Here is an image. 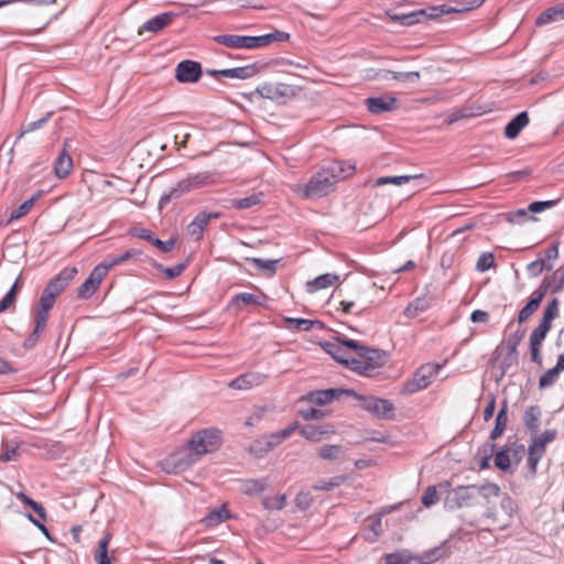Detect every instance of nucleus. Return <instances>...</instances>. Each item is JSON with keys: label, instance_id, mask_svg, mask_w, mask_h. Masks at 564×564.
<instances>
[{"label": "nucleus", "instance_id": "30", "mask_svg": "<svg viewBox=\"0 0 564 564\" xmlns=\"http://www.w3.org/2000/svg\"><path fill=\"white\" fill-rule=\"evenodd\" d=\"M57 296L44 288L40 297V310L35 313V318L43 317V321L47 322L48 312L53 307Z\"/></svg>", "mask_w": 564, "mask_h": 564}, {"label": "nucleus", "instance_id": "16", "mask_svg": "<svg viewBox=\"0 0 564 564\" xmlns=\"http://www.w3.org/2000/svg\"><path fill=\"white\" fill-rule=\"evenodd\" d=\"M350 393H352V389L336 388L316 390L307 394V400L317 405H326L333 402L335 399H338L341 395H350Z\"/></svg>", "mask_w": 564, "mask_h": 564}, {"label": "nucleus", "instance_id": "8", "mask_svg": "<svg viewBox=\"0 0 564 564\" xmlns=\"http://www.w3.org/2000/svg\"><path fill=\"white\" fill-rule=\"evenodd\" d=\"M440 369L441 365L438 364H425L421 366L412 378L403 384L401 392L412 394L426 389L432 383V379L437 375Z\"/></svg>", "mask_w": 564, "mask_h": 564}, {"label": "nucleus", "instance_id": "44", "mask_svg": "<svg viewBox=\"0 0 564 564\" xmlns=\"http://www.w3.org/2000/svg\"><path fill=\"white\" fill-rule=\"evenodd\" d=\"M21 284V276H19L11 286V289L8 291V293L0 301V313L8 310L15 302Z\"/></svg>", "mask_w": 564, "mask_h": 564}, {"label": "nucleus", "instance_id": "53", "mask_svg": "<svg viewBox=\"0 0 564 564\" xmlns=\"http://www.w3.org/2000/svg\"><path fill=\"white\" fill-rule=\"evenodd\" d=\"M347 480L346 476H335L328 480H319L314 485V489L316 490H323V491H329L333 490L336 487H339L341 484H344Z\"/></svg>", "mask_w": 564, "mask_h": 564}, {"label": "nucleus", "instance_id": "14", "mask_svg": "<svg viewBox=\"0 0 564 564\" xmlns=\"http://www.w3.org/2000/svg\"><path fill=\"white\" fill-rule=\"evenodd\" d=\"M397 98L391 95H381L378 97H369L365 100L367 110L373 115H381L397 109Z\"/></svg>", "mask_w": 564, "mask_h": 564}, {"label": "nucleus", "instance_id": "34", "mask_svg": "<svg viewBox=\"0 0 564 564\" xmlns=\"http://www.w3.org/2000/svg\"><path fill=\"white\" fill-rule=\"evenodd\" d=\"M338 280V275L325 273L306 283L307 291H315L332 286Z\"/></svg>", "mask_w": 564, "mask_h": 564}, {"label": "nucleus", "instance_id": "50", "mask_svg": "<svg viewBox=\"0 0 564 564\" xmlns=\"http://www.w3.org/2000/svg\"><path fill=\"white\" fill-rule=\"evenodd\" d=\"M495 466L502 471H508L511 468L510 449L505 447L498 451L494 458Z\"/></svg>", "mask_w": 564, "mask_h": 564}, {"label": "nucleus", "instance_id": "2", "mask_svg": "<svg viewBox=\"0 0 564 564\" xmlns=\"http://www.w3.org/2000/svg\"><path fill=\"white\" fill-rule=\"evenodd\" d=\"M288 39L289 34L282 31H275L273 33L259 36L238 34H219L213 36V41L215 43L232 50H253L268 46L275 41L283 42Z\"/></svg>", "mask_w": 564, "mask_h": 564}, {"label": "nucleus", "instance_id": "15", "mask_svg": "<svg viewBox=\"0 0 564 564\" xmlns=\"http://www.w3.org/2000/svg\"><path fill=\"white\" fill-rule=\"evenodd\" d=\"M77 272L78 271L76 267L63 269L55 278H53L47 283L45 289L48 290L50 292H53L55 296H58L75 279Z\"/></svg>", "mask_w": 564, "mask_h": 564}, {"label": "nucleus", "instance_id": "33", "mask_svg": "<svg viewBox=\"0 0 564 564\" xmlns=\"http://www.w3.org/2000/svg\"><path fill=\"white\" fill-rule=\"evenodd\" d=\"M508 423V404L507 401L503 402L502 406L498 411L495 427L490 433V438L492 441L497 440L506 430Z\"/></svg>", "mask_w": 564, "mask_h": 564}, {"label": "nucleus", "instance_id": "11", "mask_svg": "<svg viewBox=\"0 0 564 564\" xmlns=\"http://www.w3.org/2000/svg\"><path fill=\"white\" fill-rule=\"evenodd\" d=\"M105 278V270L101 267H95L89 273L88 278L77 289V297L80 300L90 299L94 293L99 289Z\"/></svg>", "mask_w": 564, "mask_h": 564}, {"label": "nucleus", "instance_id": "22", "mask_svg": "<svg viewBox=\"0 0 564 564\" xmlns=\"http://www.w3.org/2000/svg\"><path fill=\"white\" fill-rule=\"evenodd\" d=\"M549 286H550V283L545 288L541 286L540 289L534 291L531 300L519 312L518 322L520 324L527 322L536 312Z\"/></svg>", "mask_w": 564, "mask_h": 564}, {"label": "nucleus", "instance_id": "26", "mask_svg": "<svg viewBox=\"0 0 564 564\" xmlns=\"http://www.w3.org/2000/svg\"><path fill=\"white\" fill-rule=\"evenodd\" d=\"M231 518L229 510L226 505H221L219 508L210 510L203 519L202 522L206 527H216L224 521Z\"/></svg>", "mask_w": 564, "mask_h": 564}, {"label": "nucleus", "instance_id": "23", "mask_svg": "<svg viewBox=\"0 0 564 564\" xmlns=\"http://www.w3.org/2000/svg\"><path fill=\"white\" fill-rule=\"evenodd\" d=\"M268 296L263 293H239L231 299L230 305L237 308H241L242 305H258L264 306L267 304Z\"/></svg>", "mask_w": 564, "mask_h": 564}, {"label": "nucleus", "instance_id": "24", "mask_svg": "<svg viewBox=\"0 0 564 564\" xmlns=\"http://www.w3.org/2000/svg\"><path fill=\"white\" fill-rule=\"evenodd\" d=\"M323 348L334 359H336L338 362L345 365L348 369L351 370V365L349 364V360L354 359L355 357L348 355L347 350L344 348L343 344H340L339 340H337L336 343H325L323 344Z\"/></svg>", "mask_w": 564, "mask_h": 564}, {"label": "nucleus", "instance_id": "63", "mask_svg": "<svg viewBox=\"0 0 564 564\" xmlns=\"http://www.w3.org/2000/svg\"><path fill=\"white\" fill-rule=\"evenodd\" d=\"M558 315V300L553 299L543 312L542 319L545 323L552 324V321Z\"/></svg>", "mask_w": 564, "mask_h": 564}, {"label": "nucleus", "instance_id": "3", "mask_svg": "<svg viewBox=\"0 0 564 564\" xmlns=\"http://www.w3.org/2000/svg\"><path fill=\"white\" fill-rule=\"evenodd\" d=\"M373 283L364 281L354 285L337 288L334 291L332 299H338L340 310L344 313H349L351 308L357 304L362 306V308L368 307L371 304L369 295L373 292Z\"/></svg>", "mask_w": 564, "mask_h": 564}, {"label": "nucleus", "instance_id": "37", "mask_svg": "<svg viewBox=\"0 0 564 564\" xmlns=\"http://www.w3.org/2000/svg\"><path fill=\"white\" fill-rule=\"evenodd\" d=\"M34 321H35V327H34L33 332L23 341V347L25 349H31L37 344L41 335L43 334V332L45 330V327H46V321H43V317H40V318L34 317Z\"/></svg>", "mask_w": 564, "mask_h": 564}, {"label": "nucleus", "instance_id": "10", "mask_svg": "<svg viewBox=\"0 0 564 564\" xmlns=\"http://www.w3.org/2000/svg\"><path fill=\"white\" fill-rule=\"evenodd\" d=\"M208 178L209 175L206 172L188 175L186 178L180 181L175 187L171 188L167 194L162 196L161 204L172 199H177L185 193L207 184Z\"/></svg>", "mask_w": 564, "mask_h": 564}, {"label": "nucleus", "instance_id": "20", "mask_svg": "<svg viewBox=\"0 0 564 564\" xmlns=\"http://www.w3.org/2000/svg\"><path fill=\"white\" fill-rule=\"evenodd\" d=\"M268 376L260 372H247L229 382V387L237 390H248L262 384Z\"/></svg>", "mask_w": 564, "mask_h": 564}, {"label": "nucleus", "instance_id": "25", "mask_svg": "<svg viewBox=\"0 0 564 564\" xmlns=\"http://www.w3.org/2000/svg\"><path fill=\"white\" fill-rule=\"evenodd\" d=\"M529 116L527 111L518 113L505 128V135L508 139H514L521 130L529 124Z\"/></svg>", "mask_w": 564, "mask_h": 564}, {"label": "nucleus", "instance_id": "29", "mask_svg": "<svg viewBox=\"0 0 564 564\" xmlns=\"http://www.w3.org/2000/svg\"><path fill=\"white\" fill-rule=\"evenodd\" d=\"M301 435L312 442H319L329 433L327 426L306 424L300 430Z\"/></svg>", "mask_w": 564, "mask_h": 564}, {"label": "nucleus", "instance_id": "6", "mask_svg": "<svg viewBox=\"0 0 564 564\" xmlns=\"http://www.w3.org/2000/svg\"><path fill=\"white\" fill-rule=\"evenodd\" d=\"M386 362V355L380 349L364 347L358 357L349 360L351 370L364 375L370 376L376 368L381 367Z\"/></svg>", "mask_w": 564, "mask_h": 564}, {"label": "nucleus", "instance_id": "59", "mask_svg": "<svg viewBox=\"0 0 564 564\" xmlns=\"http://www.w3.org/2000/svg\"><path fill=\"white\" fill-rule=\"evenodd\" d=\"M524 335H525L524 329H518L514 333H512L506 341L507 350H509L511 352H518V346L522 341Z\"/></svg>", "mask_w": 564, "mask_h": 564}, {"label": "nucleus", "instance_id": "52", "mask_svg": "<svg viewBox=\"0 0 564 564\" xmlns=\"http://www.w3.org/2000/svg\"><path fill=\"white\" fill-rule=\"evenodd\" d=\"M386 564H416L417 557L404 553H390L384 555Z\"/></svg>", "mask_w": 564, "mask_h": 564}, {"label": "nucleus", "instance_id": "35", "mask_svg": "<svg viewBox=\"0 0 564 564\" xmlns=\"http://www.w3.org/2000/svg\"><path fill=\"white\" fill-rule=\"evenodd\" d=\"M541 410L538 405L529 406L523 415V423L530 432H538L540 426Z\"/></svg>", "mask_w": 564, "mask_h": 564}, {"label": "nucleus", "instance_id": "49", "mask_svg": "<svg viewBox=\"0 0 564 564\" xmlns=\"http://www.w3.org/2000/svg\"><path fill=\"white\" fill-rule=\"evenodd\" d=\"M557 21H562V19L560 18V13H558V10L556 8V6H553L549 9H546L545 11H543L535 20V24L538 26H542V25H545V24H549V23H553V22H557Z\"/></svg>", "mask_w": 564, "mask_h": 564}, {"label": "nucleus", "instance_id": "41", "mask_svg": "<svg viewBox=\"0 0 564 564\" xmlns=\"http://www.w3.org/2000/svg\"><path fill=\"white\" fill-rule=\"evenodd\" d=\"M21 284V276H19L11 286V289L8 291V293L0 301V313L8 310L15 302Z\"/></svg>", "mask_w": 564, "mask_h": 564}, {"label": "nucleus", "instance_id": "5", "mask_svg": "<svg viewBox=\"0 0 564 564\" xmlns=\"http://www.w3.org/2000/svg\"><path fill=\"white\" fill-rule=\"evenodd\" d=\"M193 456L199 460L205 454L216 452L221 446L220 431L217 429H204L191 437L187 442Z\"/></svg>", "mask_w": 564, "mask_h": 564}, {"label": "nucleus", "instance_id": "56", "mask_svg": "<svg viewBox=\"0 0 564 564\" xmlns=\"http://www.w3.org/2000/svg\"><path fill=\"white\" fill-rule=\"evenodd\" d=\"M552 268H553L552 264H546L545 260L543 258L539 257L536 260L530 262L527 265V271L530 276L535 278V276L540 275L544 269L552 270Z\"/></svg>", "mask_w": 564, "mask_h": 564}, {"label": "nucleus", "instance_id": "40", "mask_svg": "<svg viewBox=\"0 0 564 564\" xmlns=\"http://www.w3.org/2000/svg\"><path fill=\"white\" fill-rule=\"evenodd\" d=\"M21 284V276H19L11 286V289L8 291V293L0 301V313L8 310L15 302Z\"/></svg>", "mask_w": 564, "mask_h": 564}, {"label": "nucleus", "instance_id": "61", "mask_svg": "<svg viewBox=\"0 0 564 564\" xmlns=\"http://www.w3.org/2000/svg\"><path fill=\"white\" fill-rule=\"evenodd\" d=\"M247 260L253 263L258 269L268 271L271 274L275 273L276 263L279 262V260H264L260 258H249Z\"/></svg>", "mask_w": 564, "mask_h": 564}, {"label": "nucleus", "instance_id": "62", "mask_svg": "<svg viewBox=\"0 0 564 564\" xmlns=\"http://www.w3.org/2000/svg\"><path fill=\"white\" fill-rule=\"evenodd\" d=\"M262 503L267 510H281L285 507L286 498L285 495H280L272 498L268 497L263 499Z\"/></svg>", "mask_w": 564, "mask_h": 564}, {"label": "nucleus", "instance_id": "60", "mask_svg": "<svg viewBox=\"0 0 564 564\" xmlns=\"http://www.w3.org/2000/svg\"><path fill=\"white\" fill-rule=\"evenodd\" d=\"M155 267L158 269H160L165 274V276L167 279L172 280V279H175V278H177L178 275H181L183 273V271L187 267V261L177 263L176 265L170 267V268H164L161 264H156Z\"/></svg>", "mask_w": 564, "mask_h": 564}, {"label": "nucleus", "instance_id": "39", "mask_svg": "<svg viewBox=\"0 0 564 564\" xmlns=\"http://www.w3.org/2000/svg\"><path fill=\"white\" fill-rule=\"evenodd\" d=\"M416 178H423V175L416 174V175H400V176H382V177H379L376 180V185L377 186H382V185H387V184L402 185V184L410 182L411 180H416Z\"/></svg>", "mask_w": 564, "mask_h": 564}, {"label": "nucleus", "instance_id": "64", "mask_svg": "<svg viewBox=\"0 0 564 564\" xmlns=\"http://www.w3.org/2000/svg\"><path fill=\"white\" fill-rule=\"evenodd\" d=\"M495 264V257L490 252H484L477 260L476 269L480 272L489 270Z\"/></svg>", "mask_w": 564, "mask_h": 564}, {"label": "nucleus", "instance_id": "31", "mask_svg": "<svg viewBox=\"0 0 564 564\" xmlns=\"http://www.w3.org/2000/svg\"><path fill=\"white\" fill-rule=\"evenodd\" d=\"M346 449L343 445L326 444L319 447L318 456L323 460H338L344 457Z\"/></svg>", "mask_w": 564, "mask_h": 564}, {"label": "nucleus", "instance_id": "7", "mask_svg": "<svg viewBox=\"0 0 564 564\" xmlns=\"http://www.w3.org/2000/svg\"><path fill=\"white\" fill-rule=\"evenodd\" d=\"M358 402L359 405L373 416L381 420H390L394 416V405L387 399L377 398L373 395H362L352 390L350 393Z\"/></svg>", "mask_w": 564, "mask_h": 564}, {"label": "nucleus", "instance_id": "18", "mask_svg": "<svg viewBox=\"0 0 564 564\" xmlns=\"http://www.w3.org/2000/svg\"><path fill=\"white\" fill-rule=\"evenodd\" d=\"M176 17L173 12H164L155 15L144 22L138 30V34L142 35L144 32L158 33L167 25H170Z\"/></svg>", "mask_w": 564, "mask_h": 564}, {"label": "nucleus", "instance_id": "4", "mask_svg": "<svg viewBox=\"0 0 564 564\" xmlns=\"http://www.w3.org/2000/svg\"><path fill=\"white\" fill-rule=\"evenodd\" d=\"M478 6L479 4H476V6H473L469 8H454V7H449L447 4H441V6H434V7H429L425 9L411 11L409 13H397V12H393L392 10H387L384 12V14L392 22H398L404 26H411L416 23L436 19L445 13L462 12L465 10L476 8Z\"/></svg>", "mask_w": 564, "mask_h": 564}, {"label": "nucleus", "instance_id": "38", "mask_svg": "<svg viewBox=\"0 0 564 564\" xmlns=\"http://www.w3.org/2000/svg\"><path fill=\"white\" fill-rule=\"evenodd\" d=\"M262 196H263L262 193H258V194H252V195H249V196L242 197V198H232L230 200V206L236 209H249V208L260 204Z\"/></svg>", "mask_w": 564, "mask_h": 564}, {"label": "nucleus", "instance_id": "45", "mask_svg": "<svg viewBox=\"0 0 564 564\" xmlns=\"http://www.w3.org/2000/svg\"><path fill=\"white\" fill-rule=\"evenodd\" d=\"M21 284V276H19L11 286V289L8 291V293L0 301V313L8 310L15 302Z\"/></svg>", "mask_w": 564, "mask_h": 564}, {"label": "nucleus", "instance_id": "1", "mask_svg": "<svg viewBox=\"0 0 564 564\" xmlns=\"http://www.w3.org/2000/svg\"><path fill=\"white\" fill-rule=\"evenodd\" d=\"M354 171V165L346 167L343 162H333L310 178L303 187L301 195L306 199H316L327 196L333 191L336 183L352 174Z\"/></svg>", "mask_w": 564, "mask_h": 564}, {"label": "nucleus", "instance_id": "21", "mask_svg": "<svg viewBox=\"0 0 564 564\" xmlns=\"http://www.w3.org/2000/svg\"><path fill=\"white\" fill-rule=\"evenodd\" d=\"M68 141L64 142L63 149L54 162V174L57 178H65L73 170V159L68 153Z\"/></svg>", "mask_w": 564, "mask_h": 564}, {"label": "nucleus", "instance_id": "51", "mask_svg": "<svg viewBox=\"0 0 564 564\" xmlns=\"http://www.w3.org/2000/svg\"><path fill=\"white\" fill-rule=\"evenodd\" d=\"M444 549L442 546H436L432 550L424 552L421 556H416V564H432L444 556Z\"/></svg>", "mask_w": 564, "mask_h": 564}, {"label": "nucleus", "instance_id": "58", "mask_svg": "<svg viewBox=\"0 0 564 564\" xmlns=\"http://www.w3.org/2000/svg\"><path fill=\"white\" fill-rule=\"evenodd\" d=\"M561 371L553 367L552 369H549L545 373H543L539 380V388L545 389L554 384V382L557 380Z\"/></svg>", "mask_w": 564, "mask_h": 564}, {"label": "nucleus", "instance_id": "47", "mask_svg": "<svg viewBox=\"0 0 564 564\" xmlns=\"http://www.w3.org/2000/svg\"><path fill=\"white\" fill-rule=\"evenodd\" d=\"M21 284V276H19L11 286V289L8 291V293L0 301V313L8 310L15 302Z\"/></svg>", "mask_w": 564, "mask_h": 564}, {"label": "nucleus", "instance_id": "9", "mask_svg": "<svg viewBox=\"0 0 564 564\" xmlns=\"http://www.w3.org/2000/svg\"><path fill=\"white\" fill-rule=\"evenodd\" d=\"M477 486H458L452 490H447L444 498V508L447 510L460 509L473 506L476 499Z\"/></svg>", "mask_w": 564, "mask_h": 564}, {"label": "nucleus", "instance_id": "55", "mask_svg": "<svg viewBox=\"0 0 564 564\" xmlns=\"http://www.w3.org/2000/svg\"><path fill=\"white\" fill-rule=\"evenodd\" d=\"M429 308V302L425 299H416L414 302L409 304L405 308L404 314L409 318L417 316L419 312H424Z\"/></svg>", "mask_w": 564, "mask_h": 564}, {"label": "nucleus", "instance_id": "43", "mask_svg": "<svg viewBox=\"0 0 564 564\" xmlns=\"http://www.w3.org/2000/svg\"><path fill=\"white\" fill-rule=\"evenodd\" d=\"M21 284V276H19L11 286V289L8 291V293L0 301V313L8 310L15 302Z\"/></svg>", "mask_w": 564, "mask_h": 564}, {"label": "nucleus", "instance_id": "27", "mask_svg": "<svg viewBox=\"0 0 564 564\" xmlns=\"http://www.w3.org/2000/svg\"><path fill=\"white\" fill-rule=\"evenodd\" d=\"M218 73L221 75V77L226 78L248 79L258 73V68L256 65H248L242 67L219 69Z\"/></svg>", "mask_w": 564, "mask_h": 564}, {"label": "nucleus", "instance_id": "54", "mask_svg": "<svg viewBox=\"0 0 564 564\" xmlns=\"http://www.w3.org/2000/svg\"><path fill=\"white\" fill-rule=\"evenodd\" d=\"M556 435V430H546L533 440L532 445L538 447L540 451L545 452V446L554 441Z\"/></svg>", "mask_w": 564, "mask_h": 564}, {"label": "nucleus", "instance_id": "42", "mask_svg": "<svg viewBox=\"0 0 564 564\" xmlns=\"http://www.w3.org/2000/svg\"><path fill=\"white\" fill-rule=\"evenodd\" d=\"M21 284V276H19L11 286V289L8 291V293L0 301V313L8 310L15 302Z\"/></svg>", "mask_w": 564, "mask_h": 564}, {"label": "nucleus", "instance_id": "12", "mask_svg": "<svg viewBox=\"0 0 564 564\" xmlns=\"http://www.w3.org/2000/svg\"><path fill=\"white\" fill-rule=\"evenodd\" d=\"M202 76V66L198 62L185 59L177 64L175 78L180 83H196Z\"/></svg>", "mask_w": 564, "mask_h": 564}, {"label": "nucleus", "instance_id": "46", "mask_svg": "<svg viewBox=\"0 0 564 564\" xmlns=\"http://www.w3.org/2000/svg\"><path fill=\"white\" fill-rule=\"evenodd\" d=\"M21 284V276H19L11 286V289L8 291V293L0 301V313L8 310L15 302Z\"/></svg>", "mask_w": 564, "mask_h": 564}, {"label": "nucleus", "instance_id": "32", "mask_svg": "<svg viewBox=\"0 0 564 564\" xmlns=\"http://www.w3.org/2000/svg\"><path fill=\"white\" fill-rule=\"evenodd\" d=\"M42 194L43 191H37L29 199L24 200L18 208L12 210L8 223H12L28 215L34 206L35 202L42 196Z\"/></svg>", "mask_w": 564, "mask_h": 564}, {"label": "nucleus", "instance_id": "13", "mask_svg": "<svg viewBox=\"0 0 564 564\" xmlns=\"http://www.w3.org/2000/svg\"><path fill=\"white\" fill-rule=\"evenodd\" d=\"M256 91L262 98L275 101L280 100L281 98L293 95L292 86L283 83H263L262 85L257 87Z\"/></svg>", "mask_w": 564, "mask_h": 564}, {"label": "nucleus", "instance_id": "19", "mask_svg": "<svg viewBox=\"0 0 564 564\" xmlns=\"http://www.w3.org/2000/svg\"><path fill=\"white\" fill-rule=\"evenodd\" d=\"M219 217L217 213H198L192 223L187 226V232L191 237L195 238V240H200L203 238V234L208 223L212 219H216Z\"/></svg>", "mask_w": 564, "mask_h": 564}, {"label": "nucleus", "instance_id": "48", "mask_svg": "<svg viewBox=\"0 0 564 564\" xmlns=\"http://www.w3.org/2000/svg\"><path fill=\"white\" fill-rule=\"evenodd\" d=\"M551 328L552 324L540 321L539 325L532 330L530 335V344L542 345Z\"/></svg>", "mask_w": 564, "mask_h": 564}, {"label": "nucleus", "instance_id": "17", "mask_svg": "<svg viewBox=\"0 0 564 564\" xmlns=\"http://www.w3.org/2000/svg\"><path fill=\"white\" fill-rule=\"evenodd\" d=\"M198 459L192 455L188 444L173 453L169 463L172 465L175 473L186 470L188 467L194 465Z\"/></svg>", "mask_w": 564, "mask_h": 564}, {"label": "nucleus", "instance_id": "36", "mask_svg": "<svg viewBox=\"0 0 564 564\" xmlns=\"http://www.w3.org/2000/svg\"><path fill=\"white\" fill-rule=\"evenodd\" d=\"M285 325H286V328H289L291 330L308 332L315 325H317L321 328L323 326V323L319 322V321H312V319H306V318L286 317L285 318Z\"/></svg>", "mask_w": 564, "mask_h": 564}, {"label": "nucleus", "instance_id": "28", "mask_svg": "<svg viewBox=\"0 0 564 564\" xmlns=\"http://www.w3.org/2000/svg\"><path fill=\"white\" fill-rule=\"evenodd\" d=\"M268 479H246L241 482L240 490L247 496H257L262 494L268 488Z\"/></svg>", "mask_w": 564, "mask_h": 564}, {"label": "nucleus", "instance_id": "57", "mask_svg": "<svg viewBox=\"0 0 564 564\" xmlns=\"http://www.w3.org/2000/svg\"><path fill=\"white\" fill-rule=\"evenodd\" d=\"M528 208H520L516 212H510L507 214V220L511 224L521 225L528 220L535 219L533 216L529 215Z\"/></svg>", "mask_w": 564, "mask_h": 564}]
</instances>
